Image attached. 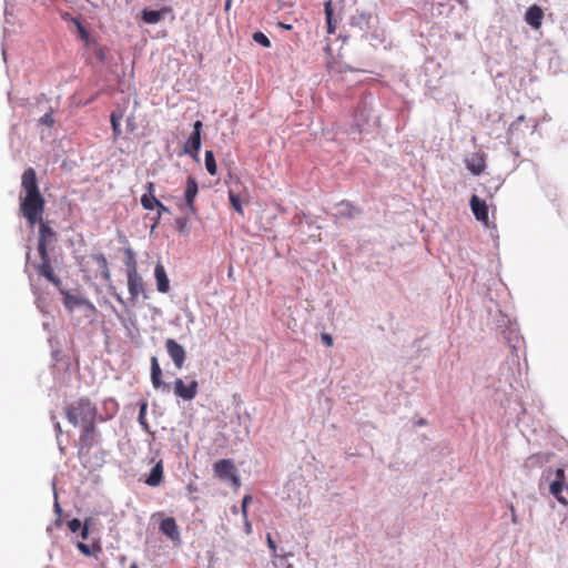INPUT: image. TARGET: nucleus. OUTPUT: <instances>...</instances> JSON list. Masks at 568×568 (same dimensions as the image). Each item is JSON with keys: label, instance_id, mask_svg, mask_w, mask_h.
<instances>
[{"label": "nucleus", "instance_id": "obj_9", "mask_svg": "<svg viewBox=\"0 0 568 568\" xmlns=\"http://www.w3.org/2000/svg\"><path fill=\"white\" fill-rule=\"evenodd\" d=\"M160 530L169 537L173 542H180L181 535L179 526L173 517H166L160 523Z\"/></svg>", "mask_w": 568, "mask_h": 568}, {"label": "nucleus", "instance_id": "obj_56", "mask_svg": "<svg viewBox=\"0 0 568 568\" xmlns=\"http://www.w3.org/2000/svg\"><path fill=\"white\" fill-rule=\"evenodd\" d=\"M130 568H138L135 565H132Z\"/></svg>", "mask_w": 568, "mask_h": 568}, {"label": "nucleus", "instance_id": "obj_57", "mask_svg": "<svg viewBox=\"0 0 568 568\" xmlns=\"http://www.w3.org/2000/svg\"><path fill=\"white\" fill-rule=\"evenodd\" d=\"M287 568H293L292 565H288Z\"/></svg>", "mask_w": 568, "mask_h": 568}, {"label": "nucleus", "instance_id": "obj_51", "mask_svg": "<svg viewBox=\"0 0 568 568\" xmlns=\"http://www.w3.org/2000/svg\"><path fill=\"white\" fill-rule=\"evenodd\" d=\"M341 205H345V206H347V207H352V205H351L348 202H345V201H343V202L341 203Z\"/></svg>", "mask_w": 568, "mask_h": 568}, {"label": "nucleus", "instance_id": "obj_13", "mask_svg": "<svg viewBox=\"0 0 568 568\" xmlns=\"http://www.w3.org/2000/svg\"><path fill=\"white\" fill-rule=\"evenodd\" d=\"M525 122V115H519L507 130L508 142H517L525 138V131L523 130V123Z\"/></svg>", "mask_w": 568, "mask_h": 568}, {"label": "nucleus", "instance_id": "obj_37", "mask_svg": "<svg viewBox=\"0 0 568 568\" xmlns=\"http://www.w3.org/2000/svg\"><path fill=\"white\" fill-rule=\"evenodd\" d=\"M321 339H322V342H323V344H324L325 346H327V347L333 346V337H332V335H331V334H328V333H322V334H321Z\"/></svg>", "mask_w": 568, "mask_h": 568}, {"label": "nucleus", "instance_id": "obj_7", "mask_svg": "<svg viewBox=\"0 0 568 568\" xmlns=\"http://www.w3.org/2000/svg\"><path fill=\"white\" fill-rule=\"evenodd\" d=\"M202 122L196 121L194 123L193 132L189 136L187 141L184 144V152L194 155L200 151L201 148V130H202Z\"/></svg>", "mask_w": 568, "mask_h": 568}, {"label": "nucleus", "instance_id": "obj_24", "mask_svg": "<svg viewBox=\"0 0 568 568\" xmlns=\"http://www.w3.org/2000/svg\"><path fill=\"white\" fill-rule=\"evenodd\" d=\"M93 260L97 262L99 267L101 268L102 277L105 282L111 281V273L109 268L108 261L102 253L93 255Z\"/></svg>", "mask_w": 568, "mask_h": 568}, {"label": "nucleus", "instance_id": "obj_46", "mask_svg": "<svg viewBox=\"0 0 568 568\" xmlns=\"http://www.w3.org/2000/svg\"><path fill=\"white\" fill-rule=\"evenodd\" d=\"M89 536V527L87 526V524L83 526L82 530H81V537L82 539H87Z\"/></svg>", "mask_w": 568, "mask_h": 568}, {"label": "nucleus", "instance_id": "obj_14", "mask_svg": "<svg viewBox=\"0 0 568 568\" xmlns=\"http://www.w3.org/2000/svg\"><path fill=\"white\" fill-rule=\"evenodd\" d=\"M172 12L170 7H163L160 10H142V20L148 24H156L159 23L163 17L168 13Z\"/></svg>", "mask_w": 568, "mask_h": 568}, {"label": "nucleus", "instance_id": "obj_49", "mask_svg": "<svg viewBox=\"0 0 568 568\" xmlns=\"http://www.w3.org/2000/svg\"><path fill=\"white\" fill-rule=\"evenodd\" d=\"M128 126L133 130L134 129V122H133V118H129L128 119Z\"/></svg>", "mask_w": 568, "mask_h": 568}, {"label": "nucleus", "instance_id": "obj_35", "mask_svg": "<svg viewBox=\"0 0 568 568\" xmlns=\"http://www.w3.org/2000/svg\"><path fill=\"white\" fill-rule=\"evenodd\" d=\"M94 55L99 61L105 60V50L95 43Z\"/></svg>", "mask_w": 568, "mask_h": 568}, {"label": "nucleus", "instance_id": "obj_20", "mask_svg": "<svg viewBox=\"0 0 568 568\" xmlns=\"http://www.w3.org/2000/svg\"><path fill=\"white\" fill-rule=\"evenodd\" d=\"M123 115H124L123 110L113 111L110 115L111 128H112V133H113L114 140H118L122 134L121 120L123 119Z\"/></svg>", "mask_w": 568, "mask_h": 568}, {"label": "nucleus", "instance_id": "obj_3", "mask_svg": "<svg viewBox=\"0 0 568 568\" xmlns=\"http://www.w3.org/2000/svg\"><path fill=\"white\" fill-rule=\"evenodd\" d=\"M213 473L221 480L231 481V484L235 488L240 487L241 485L237 470L235 468L234 463L231 459H220L216 463H214Z\"/></svg>", "mask_w": 568, "mask_h": 568}, {"label": "nucleus", "instance_id": "obj_25", "mask_svg": "<svg viewBox=\"0 0 568 568\" xmlns=\"http://www.w3.org/2000/svg\"><path fill=\"white\" fill-rule=\"evenodd\" d=\"M87 304L91 308H93V305L91 303H89L84 298H80V297H77V296H73V295H70V294H65V296H64V305L69 310H73L75 306L87 305Z\"/></svg>", "mask_w": 568, "mask_h": 568}, {"label": "nucleus", "instance_id": "obj_39", "mask_svg": "<svg viewBox=\"0 0 568 568\" xmlns=\"http://www.w3.org/2000/svg\"><path fill=\"white\" fill-rule=\"evenodd\" d=\"M78 549L85 556H90L91 555V549L89 547V545L84 544V542H78L77 545Z\"/></svg>", "mask_w": 568, "mask_h": 568}, {"label": "nucleus", "instance_id": "obj_2", "mask_svg": "<svg viewBox=\"0 0 568 568\" xmlns=\"http://www.w3.org/2000/svg\"><path fill=\"white\" fill-rule=\"evenodd\" d=\"M64 412L67 419L75 427L97 419L98 415L95 405L88 398L69 404Z\"/></svg>", "mask_w": 568, "mask_h": 568}, {"label": "nucleus", "instance_id": "obj_5", "mask_svg": "<svg viewBox=\"0 0 568 568\" xmlns=\"http://www.w3.org/2000/svg\"><path fill=\"white\" fill-rule=\"evenodd\" d=\"M199 383L192 381L189 385H185L181 378H176L174 382V394L184 400H192L197 394Z\"/></svg>", "mask_w": 568, "mask_h": 568}, {"label": "nucleus", "instance_id": "obj_16", "mask_svg": "<svg viewBox=\"0 0 568 568\" xmlns=\"http://www.w3.org/2000/svg\"><path fill=\"white\" fill-rule=\"evenodd\" d=\"M163 480V462L159 460L152 470L150 471L148 478L144 483L150 487L159 486Z\"/></svg>", "mask_w": 568, "mask_h": 568}, {"label": "nucleus", "instance_id": "obj_45", "mask_svg": "<svg viewBox=\"0 0 568 568\" xmlns=\"http://www.w3.org/2000/svg\"><path fill=\"white\" fill-rule=\"evenodd\" d=\"M145 408H146V404H143V406L141 407L140 414H139V419H140L141 424L146 427V423L144 422Z\"/></svg>", "mask_w": 568, "mask_h": 568}, {"label": "nucleus", "instance_id": "obj_11", "mask_svg": "<svg viewBox=\"0 0 568 568\" xmlns=\"http://www.w3.org/2000/svg\"><path fill=\"white\" fill-rule=\"evenodd\" d=\"M197 192H199L197 182L195 181L194 178L189 176L186 180L184 197H185L186 207L193 214H195V212H196L195 206H194V200L197 195Z\"/></svg>", "mask_w": 568, "mask_h": 568}, {"label": "nucleus", "instance_id": "obj_26", "mask_svg": "<svg viewBox=\"0 0 568 568\" xmlns=\"http://www.w3.org/2000/svg\"><path fill=\"white\" fill-rule=\"evenodd\" d=\"M79 444L80 448H88L95 446L98 444V435H90V434H80L79 437Z\"/></svg>", "mask_w": 568, "mask_h": 568}, {"label": "nucleus", "instance_id": "obj_31", "mask_svg": "<svg viewBox=\"0 0 568 568\" xmlns=\"http://www.w3.org/2000/svg\"><path fill=\"white\" fill-rule=\"evenodd\" d=\"M82 427L83 434H90V435H97L95 430V419H92V422L85 423L83 425H80Z\"/></svg>", "mask_w": 568, "mask_h": 568}, {"label": "nucleus", "instance_id": "obj_33", "mask_svg": "<svg viewBox=\"0 0 568 568\" xmlns=\"http://www.w3.org/2000/svg\"><path fill=\"white\" fill-rule=\"evenodd\" d=\"M325 13H326V19H327V27H328V32L329 33H333L334 32V28H333V24H332V8H331V3L327 2L325 4Z\"/></svg>", "mask_w": 568, "mask_h": 568}, {"label": "nucleus", "instance_id": "obj_48", "mask_svg": "<svg viewBox=\"0 0 568 568\" xmlns=\"http://www.w3.org/2000/svg\"><path fill=\"white\" fill-rule=\"evenodd\" d=\"M232 7V0H225L224 10L225 12H229Z\"/></svg>", "mask_w": 568, "mask_h": 568}, {"label": "nucleus", "instance_id": "obj_41", "mask_svg": "<svg viewBox=\"0 0 568 568\" xmlns=\"http://www.w3.org/2000/svg\"><path fill=\"white\" fill-rule=\"evenodd\" d=\"M155 207L158 209L159 216L162 213H169V209L160 201H155Z\"/></svg>", "mask_w": 568, "mask_h": 568}, {"label": "nucleus", "instance_id": "obj_18", "mask_svg": "<svg viewBox=\"0 0 568 568\" xmlns=\"http://www.w3.org/2000/svg\"><path fill=\"white\" fill-rule=\"evenodd\" d=\"M37 224H39V241L40 243H49L53 240V237L55 236V233L54 231L52 230V227L49 225L48 222H44L43 221V217L41 219V222H38Z\"/></svg>", "mask_w": 568, "mask_h": 568}, {"label": "nucleus", "instance_id": "obj_12", "mask_svg": "<svg viewBox=\"0 0 568 568\" xmlns=\"http://www.w3.org/2000/svg\"><path fill=\"white\" fill-rule=\"evenodd\" d=\"M154 277L156 282V290L160 293H168L170 290V281L166 271L161 262H158L155 265Z\"/></svg>", "mask_w": 568, "mask_h": 568}, {"label": "nucleus", "instance_id": "obj_30", "mask_svg": "<svg viewBox=\"0 0 568 568\" xmlns=\"http://www.w3.org/2000/svg\"><path fill=\"white\" fill-rule=\"evenodd\" d=\"M39 122L49 128L53 126L54 119H53L52 110H50L43 116H41Z\"/></svg>", "mask_w": 568, "mask_h": 568}, {"label": "nucleus", "instance_id": "obj_42", "mask_svg": "<svg viewBox=\"0 0 568 568\" xmlns=\"http://www.w3.org/2000/svg\"><path fill=\"white\" fill-rule=\"evenodd\" d=\"M111 294L115 297V300L121 303L122 305H125V301L123 297L115 291L114 287H110Z\"/></svg>", "mask_w": 568, "mask_h": 568}, {"label": "nucleus", "instance_id": "obj_52", "mask_svg": "<svg viewBox=\"0 0 568 568\" xmlns=\"http://www.w3.org/2000/svg\"><path fill=\"white\" fill-rule=\"evenodd\" d=\"M104 404H105V405H108V404L115 405V403H114L112 399H110V400H105V402H104Z\"/></svg>", "mask_w": 568, "mask_h": 568}, {"label": "nucleus", "instance_id": "obj_50", "mask_svg": "<svg viewBox=\"0 0 568 568\" xmlns=\"http://www.w3.org/2000/svg\"><path fill=\"white\" fill-rule=\"evenodd\" d=\"M54 427H55V429H57V432H58L59 434H61V433H62L61 425H60V423H59V422H57V423L54 424Z\"/></svg>", "mask_w": 568, "mask_h": 568}, {"label": "nucleus", "instance_id": "obj_55", "mask_svg": "<svg viewBox=\"0 0 568 568\" xmlns=\"http://www.w3.org/2000/svg\"><path fill=\"white\" fill-rule=\"evenodd\" d=\"M565 488L568 490V484H565Z\"/></svg>", "mask_w": 568, "mask_h": 568}, {"label": "nucleus", "instance_id": "obj_21", "mask_svg": "<svg viewBox=\"0 0 568 568\" xmlns=\"http://www.w3.org/2000/svg\"><path fill=\"white\" fill-rule=\"evenodd\" d=\"M146 189L149 190V194L142 195L141 204L145 210H153L155 207V201H159L153 194L154 184L152 182H148Z\"/></svg>", "mask_w": 568, "mask_h": 568}, {"label": "nucleus", "instance_id": "obj_8", "mask_svg": "<svg viewBox=\"0 0 568 568\" xmlns=\"http://www.w3.org/2000/svg\"><path fill=\"white\" fill-rule=\"evenodd\" d=\"M470 209L477 221L488 225V206L486 201L473 195L470 199Z\"/></svg>", "mask_w": 568, "mask_h": 568}, {"label": "nucleus", "instance_id": "obj_54", "mask_svg": "<svg viewBox=\"0 0 568 568\" xmlns=\"http://www.w3.org/2000/svg\"><path fill=\"white\" fill-rule=\"evenodd\" d=\"M283 27H284L285 29H287V30L292 28L290 24H287V26H283Z\"/></svg>", "mask_w": 568, "mask_h": 568}, {"label": "nucleus", "instance_id": "obj_17", "mask_svg": "<svg viewBox=\"0 0 568 568\" xmlns=\"http://www.w3.org/2000/svg\"><path fill=\"white\" fill-rule=\"evenodd\" d=\"M151 379L154 388L168 389V385L162 381V371L155 356L151 358Z\"/></svg>", "mask_w": 568, "mask_h": 568}, {"label": "nucleus", "instance_id": "obj_43", "mask_svg": "<svg viewBox=\"0 0 568 568\" xmlns=\"http://www.w3.org/2000/svg\"><path fill=\"white\" fill-rule=\"evenodd\" d=\"M565 479H566V477H565V470H564L562 468H558V469L556 470V479H555V480H559V481H561V483H564V484H565Z\"/></svg>", "mask_w": 568, "mask_h": 568}, {"label": "nucleus", "instance_id": "obj_27", "mask_svg": "<svg viewBox=\"0 0 568 568\" xmlns=\"http://www.w3.org/2000/svg\"><path fill=\"white\" fill-rule=\"evenodd\" d=\"M205 168L210 175H215L217 166L212 151H205Z\"/></svg>", "mask_w": 568, "mask_h": 568}, {"label": "nucleus", "instance_id": "obj_6", "mask_svg": "<svg viewBox=\"0 0 568 568\" xmlns=\"http://www.w3.org/2000/svg\"><path fill=\"white\" fill-rule=\"evenodd\" d=\"M130 301L134 303L144 293V282L139 272L126 273Z\"/></svg>", "mask_w": 568, "mask_h": 568}, {"label": "nucleus", "instance_id": "obj_15", "mask_svg": "<svg viewBox=\"0 0 568 568\" xmlns=\"http://www.w3.org/2000/svg\"><path fill=\"white\" fill-rule=\"evenodd\" d=\"M467 169L474 174L479 175L486 169L485 155L483 153H475L466 160Z\"/></svg>", "mask_w": 568, "mask_h": 568}, {"label": "nucleus", "instance_id": "obj_19", "mask_svg": "<svg viewBox=\"0 0 568 568\" xmlns=\"http://www.w3.org/2000/svg\"><path fill=\"white\" fill-rule=\"evenodd\" d=\"M37 268L38 273L41 276L45 277L49 282H51L54 285L60 284V280L55 276L50 262H41V264H39Z\"/></svg>", "mask_w": 568, "mask_h": 568}, {"label": "nucleus", "instance_id": "obj_38", "mask_svg": "<svg viewBox=\"0 0 568 568\" xmlns=\"http://www.w3.org/2000/svg\"><path fill=\"white\" fill-rule=\"evenodd\" d=\"M266 540H267V546H268V548L273 551V555H274V556H277V555H276L277 547H276V544H275V541L273 540V538H272L271 534H267V536H266Z\"/></svg>", "mask_w": 568, "mask_h": 568}, {"label": "nucleus", "instance_id": "obj_23", "mask_svg": "<svg viewBox=\"0 0 568 568\" xmlns=\"http://www.w3.org/2000/svg\"><path fill=\"white\" fill-rule=\"evenodd\" d=\"M565 484L559 480H554L549 486V491L555 498L564 506L568 505V500L561 495Z\"/></svg>", "mask_w": 568, "mask_h": 568}, {"label": "nucleus", "instance_id": "obj_22", "mask_svg": "<svg viewBox=\"0 0 568 568\" xmlns=\"http://www.w3.org/2000/svg\"><path fill=\"white\" fill-rule=\"evenodd\" d=\"M124 264L126 267V273L138 272L135 253L131 247L124 248Z\"/></svg>", "mask_w": 568, "mask_h": 568}, {"label": "nucleus", "instance_id": "obj_28", "mask_svg": "<svg viewBox=\"0 0 568 568\" xmlns=\"http://www.w3.org/2000/svg\"><path fill=\"white\" fill-rule=\"evenodd\" d=\"M229 200H230L232 207L240 214H243V209H242L240 196L237 194H235L234 192H229Z\"/></svg>", "mask_w": 568, "mask_h": 568}, {"label": "nucleus", "instance_id": "obj_34", "mask_svg": "<svg viewBox=\"0 0 568 568\" xmlns=\"http://www.w3.org/2000/svg\"><path fill=\"white\" fill-rule=\"evenodd\" d=\"M187 224H189V220H187L186 217L178 219V220L175 221L176 230H178L180 233H186V231H187Z\"/></svg>", "mask_w": 568, "mask_h": 568}, {"label": "nucleus", "instance_id": "obj_10", "mask_svg": "<svg viewBox=\"0 0 568 568\" xmlns=\"http://www.w3.org/2000/svg\"><path fill=\"white\" fill-rule=\"evenodd\" d=\"M542 20H544V11L539 6L532 4L527 9V11L525 13V21L534 30H538L541 27Z\"/></svg>", "mask_w": 568, "mask_h": 568}, {"label": "nucleus", "instance_id": "obj_40", "mask_svg": "<svg viewBox=\"0 0 568 568\" xmlns=\"http://www.w3.org/2000/svg\"><path fill=\"white\" fill-rule=\"evenodd\" d=\"M251 501H252V497L250 495L244 496V498L242 500V513L245 518H246V508H247L248 503H251Z\"/></svg>", "mask_w": 568, "mask_h": 568}, {"label": "nucleus", "instance_id": "obj_29", "mask_svg": "<svg viewBox=\"0 0 568 568\" xmlns=\"http://www.w3.org/2000/svg\"><path fill=\"white\" fill-rule=\"evenodd\" d=\"M253 40L264 48L271 47L270 39L263 32L257 31V32L253 33Z\"/></svg>", "mask_w": 568, "mask_h": 568}, {"label": "nucleus", "instance_id": "obj_44", "mask_svg": "<svg viewBox=\"0 0 568 568\" xmlns=\"http://www.w3.org/2000/svg\"><path fill=\"white\" fill-rule=\"evenodd\" d=\"M78 29H79L80 37H81L83 40L88 41V40H89V33H88V31H87V30H85L81 24H79V26H78Z\"/></svg>", "mask_w": 568, "mask_h": 568}, {"label": "nucleus", "instance_id": "obj_36", "mask_svg": "<svg viewBox=\"0 0 568 568\" xmlns=\"http://www.w3.org/2000/svg\"><path fill=\"white\" fill-rule=\"evenodd\" d=\"M68 527L72 532H77L81 528V521L78 518H73L68 523Z\"/></svg>", "mask_w": 568, "mask_h": 568}, {"label": "nucleus", "instance_id": "obj_32", "mask_svg": "<svg viewBox=\"0 0 568 568\" xmlns=\"http://www.w3.org/2000/svg\"><path fill=\"white\" fill-rule=\"evenodd\" d=\"M47 243H40L38 242V252L41 257V262H50L48 251H47Z\"/></svg>", "mask_w": 568, "mask_h": 568}, {"label": "nucleus", "instance_id": "obj_53", "mask_svg": "<svg viewBox=\"0 0 568 568\" xmlns=\"http://www.w3.org/2000/svg\"><path fill=\"white\" fill-rule=\"evenodd\" d=\"M418 424H419V425H424V424H425V420H424V419H420V420L418 422Z\"/></svg>", "mask_w": 568, "mask_h": 568}, {"label": "nucleus", "instance_id": "obj_47", "mask_svg": "<svg viewBox=\"0 0 568 568\" xmlns=\"http://www.w3.org/2000/svg\"><path fill=\"white\" fill-rule=\"evenodd\" d=\"M112 308H113V311H114V313H115L116 317L119 318V321H120V322L125 326V325H126V324H125V318H124L121 314H119V313L115 311V308H114V307H112Z\"/></svg>", "mask_w": 568, "mask_h": 568}, {"label": "nucleus", "instance_id": "obj_4", "mask_svg": "<svg viewBox=\"0 0 568 568\" xmlns=\"http://www.w3.org/2000/svg\"><path fill=\"white\" fill-rule=\"evenodd\" d=\"M165 348L173 361L175 367L178 369H181L184 365L185 358H186V352L182 345H180L175 339L168 338L165 341Z\"/></svg>", "mask_w": 568, "mask_h": 568}, {"label": "nucleus", "instance_id": "obj_1", "mask_svg": "<svg viewBox=\"0 0 568 568\" xmlns=\"http://www.w3.org/2000/svg\"><path fill=\"white\" fill-rule=\"evenodd\" d=\"M24 195L20 196V212L30 226H34L44 214L45 200L38 185L37 173L33 168H28L21 178Z\"/></svg>", "mask_w": 568, "mask_h": 568}]
</instances>
